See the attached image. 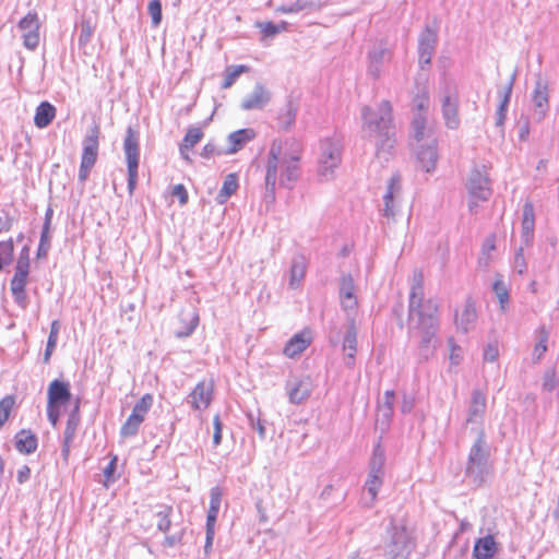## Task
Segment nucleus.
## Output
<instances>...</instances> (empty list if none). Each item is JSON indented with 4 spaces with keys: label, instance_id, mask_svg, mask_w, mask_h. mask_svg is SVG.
<instances>
[{
    "label": "nucleus",
    "instance_id": "nucleus-1",
    "mask_svg": "<svg viewBox=\"0 0 559 559\" xmlns=\"http://www.w3.org/2000/svg\"><path fill=\"white\" fill-rule=\"evenodd\" d=\"M439 306L432 298L425 299L424 275L415 271L408 298V334L417 335L418 356L427 361L436 352L437 333L440 328Z\"/></svg>",
    "mask_w": 559,
    "mask_h": 559
},
{
    "label": "nucleus",
    "instance_id": "nucleus-2",
    "mask_svg": "<svg viewBox=\"0 0 559 559\" xmlns=\"http://www.w3.org/2000/svg\"><path fill=\"white\" fill-rule=\"evenodd\" d=\"M300 156L297 153L283 152L281 143L271 144L265 166V192L263 201L266 205L275 202L276 185L293 189L300 177Z\"/></svg>",
    "mask_w": 559,
    "mask_h": 559
},
{
    "label": "nucleus",
    "instance_id": "nucleus-3",
    "mask_svg": "<svg viewBox=\"0 0 559 559\" xmlns=\"http://www.w3.org/2000/svg\"><path fill=\"white\" fill-rule=\"evenodd\" d=\"M361 120L366 136L376 142L377 154L390 153L395 144L396 134L391 103L382 100L377 109L364 106L361 108Z\"/></svg>",
    "mask_w": 559,
    "mask_h": 559
},
{
    "label": "nucleus",
    "instance_id": "nucleus-4",
    "mask_svg": "<svg viewBox=\"0 0 559 559\" xmlns=\"http://www.w3.org/2000/svg\"><path fill=\"white\" fill-rule=\"evenodd\" d=\"M493 471L490 445L487 442L485 430L479 429L468 451L464 476L468 484L480 488L492 477Z\"/></svg>",
    "mask_w": 559,
    "mask_h": 559
},
{
    "label": "nucleus",
    "instance_id": "nucleus-5",
    "mask_svg": "<svg viewBox=\"0 0 559 559\" xmlns=\"http://www.w3.org/2000/svg\"><path fill=\"white\" fill-rule=\"evenodd\" d=\"M416 548V540L405 523L394 518L385 530L382 545L379 547L384 559H408Z\"/></svg>",
    "mask_w": 559,
    "mask_h": 559
},
{
    "label": "nucleus",
    "instance_id": "nucleus-6",
    "mask_svg": "<svg viewBox=\"0 0 559 559\" xmlns=\"http://www.w3.org/2000/svg\"><path fill=\"white\" fill-rule=\"evenodd\" d=\"M318 159V176L329 181L334 178L335 169L342 160V147L338 140L325 138L320 142Z\"/></svg>",
    "mask_w": 559,
    "mask_h": 559
},
{
    "label": "nucleus",
    "instance_id": "nucleus-7",
    "mask_svg": "<svg viewBox=\"0 0 559 559\" xmlns=\"http://www.w3.org/2000/svg\"><path fill=\"white\" fill-rule=\"evenodd\" d=\"M466 188L472 199L468 203L469 211L476 213L477 202L487 201L492 194L489 174L485 165L474 166L471 169Z\"/></svg>",
    "mask_w": 559,
    "mask_h": 559
},
{
    "label": "nucleus",
    "instance_id": "nucleus-8",
    "mask_svg": "<svg viewBox=\"0 0 559 559\" xmlns=\"http://www.w3.org/2000/svg\"><path fill=\"white\" fill-rule=\"evenodd\" d=\"M140 134L132 127H128L126 130V136L123 140V152L127 160L128 168V192L130 195L133 194L138 183V168L140 160Z\"/></svg>",
    "mask_w": 559,
    "mask_h": 559
},
{
    "label": "nucleus",
    "instance_id": "nucleus-9",
    "mask_svg": "<svg viewBox=\"0 0 559 559\" xmlns=\"http://www.w3.org/2000/svg\"><path fill=\"white\" fill-rule=\"evenodd\" d=\"M385 453L381 447V443L378 442L373 447L372 455L369 461V472L368 477L365 483V488L368 493L371 496V499L374 500L378 496L379 489L383 485L384 479V465H385Z\"/></svg>",
    "mask_w": 559,
    "mask_h": 559
},
{
    "label": "nucleus",
    "instance_id": "nucleus-10",
    "mask_svg": "<svg viewBox=\"0 0 559 559\" xmlns=\"http://www.w3.org/2000/svg\"><path fill=\"white\" fill-rule=\"evenodd\" d=\"M533 105V119L542 122L549 112V82L540 74L536 75L534 90L531 95Z\"/></svg>",
    "mask_w": 559,
    "mask_h": 559
},
{
    "label": "nucleus",
    "instance_id": "nucleus-11",
    "mask_svg": "<svg viewBox=\"0 0 559 559\" xmlns=\"http://www.w3.org/2000/svg\"><path fill=\"white\" fill-rule=\"evenodd\" d=\"M285 391L292 404L299 405L309 399L312 382L309 377L289 376L285 382Z\"/></svg>",
    "mask_w": 559,
    "mask_h": 559
},
{
    "label": "nucleus",
    "instance_id": "nucleus-12",
    "mask_svg": "<svg viewBox=\"0 0 559 559\" xmlns=\"http://www.w3.org/2000/svg\"><path fill=\"white\" fill-rule=\"evenodd\" d=\"M437 41V29L426 25L418 39V61L421 69L430 64Z\"/></svg>",
    "mask_w": 559,
    "mask_h": 559
},
{
    "label": "nucleus",
    "instance_id": "nucleus-13",
    "mask_svg": "<svg viewBox=\"0 0 559 559\" xmlns=\"http://www.w3.org/2000/svg\"><path fill=\"white\" fill-rule=\"evenodd\" d=\"M100 128L94 123L83 139L81 163L95 166L98 157Z\"/></svg>",
    "mask_w": 559,
    "mask_h": 559
},
{
    "label": "nucleus",
    "instance_id": "nucleus-14",
    "mask_svg": "<svg viewBox=\"0 0 559 559\" xmlns=\"http://www.w3.org/2000/svg\"><path fill=\"white\" fill-rule=\"evenodd\" d=\"M401 189V175L396 173L389 179L386 192L383 195V207L381 209V214L388 219V222L394 219L396 213L395 198L400 194Z\"/></svg>",
    "mask_w": 559,
    "mask_h": 559
},
{
    "label": "nucleus",
    "instance_id": "nucleus-15",
    "mask_svg": "<svg viewBox=\"0 0 559 559\" xmlns=\"http://www.w3.org/2000/svg\"><path fill=\"white\" fill-rule=\"evenodd\" d=\"M441 111L447 128L455 130L460 127L459 96L456 93L447 90L441 98Z\"/></svg>",
    "mask_w": 559,
    "mask_h": 559
},
{
    "label": "nucleus",
    "instance_id": "nucleus-16",
    "mask_svg": "<svg viewBox=\"0 0 559 559\" xmlns=\"http://www.w3.org/2000/svg\"><path fill=\"white\" fill-rule=\"evenodd\" d=\"M213 389L212 381H200L189 394L187 402L193 409L204 411L212 402Z\"/></svg>",
    "mask_w": 559,
    "mask_h": 559
},
{
    "label": "nucleus",
    "instance_id": "nucleus-17",
    "mask_svg": "<svg viewBox=\"0 0 559 559\" xmlns=\"http://www.w3.org/2000/svg\"><path fill=\"white\" fill-rule=\"evenodd\" d=\"M515 79H516V72H513V74L511 75L504 90L502 92H499L501 99H500V104L496 111L495 126L497 128V132H498L499 136L502 139L504 138V123H506V119H507V111H508V106H509V103L511 99Z\"/></svg>",
    "mask_w": 559,
    "mask_h": 559
},
{
    "label": "nucleus",
    "instance_id": "nucleus-18",
    "mask_svg": "<svg viewBox=\"0 0 559 559\" xmlns=\"http://www.w3.org/2000/svg\"><path fill=\"white\" fill-rule=\"evenodd\" d=\"M486 408V394L479 389H474L472 391L471 401L467 408L466 424L483 421Z\"/></svg>",
    "mask_w": 559,
    "mask_h": 559
},
{
    "label": "nucleus",
    "instance_id": "nucleus-19",
    "mask_svg": "<svg viewBox=\"0 0 559 559\" xmlns=\"http://www.w3.org/2000/svg\"><path fill=\"white\" fill-rule=\"evenodd\" d=\"M416 155L419 167L426 173L432 171L438 160L437 141L417 145Z\"/></svg>",
    "mask_w": 559,
    "mask_h": 559
},
{
    "label": "nucleus",
    "instance_id": "nucleus-20",
    "mask_svg": "<svg viewBox=\"0 0 559 559\" xmlns=\"http://www.w3.org/2000/svg\"><path fill=\"white\" fill-rule=\"evenodd\" d=\"M411 136L417 145L431 141H437L432 127L428 126L427 118L420 115L413 117L411 122Z\"/></svg>",
    "mask_w": 559,
    "mask_h": 559
},
{
    "label": "nucleus",
    "instance_id": "nucleus-21",
    "mask_svg": "<svg viewBox=\"0 0 559 559\" xmlns=\"http://www.w3.org/2000/svg\"><path fill=\"white\" fill-rule=\"evenodd\" d=\"M390 57L391 52L383 43H377L373 45L368 53V72L373 79H378L380 76L382 64L385 60H389Z\"/></svg>",
    "mask_w": 559,
    "mask_h": 559
},
{
    "label": "nucleus",
    "instance_id": "nucleus-22",
    "mask_svg": "<svg viewBox=\"0 0 559 559\" xmlns=\"http://www.w3.org/2000/svg\"><path fill=\"white\" fill-rule=\"evenodd\" d=\"M340 298L344 310L352 311L356 309L355 284L350 274H342L340 278Z\"/></svg>",
    "mask_w": 559,
    "mask_h": 559
},
{
    "label": "nucleus",
    "instance_id": "nucleus-23",
    "mask_svg": "<svg viewBox=\"0 0 559 559\" xmlns=\"http://www.w3.org/2000/svg\"><path fill=\"white\" fill-rule=\"evenodd\" d=\"M270 102V94L262 84H255L253 91L241 102V109H262Z\"/></svg>",
    "mask_w": 559,
    "mask_h": 559
},
{
    "label": "nucleus",
    "instance_id": "nucleus-24",
    "mask_svg": "<svg viewBox=\"0 0 559 559\" xmlns=\"http://www.w3.org/2000/svg\"><path fill=\"white\" fill-rule=\"evenodd\" d=\"M17 452L24 455L33 454L38 447V438L31 429H21L14 437Z\"/></svg>",
    "mask_w": 559,
    "mask_h": 559
},
{
    "label": "nucleus",
    "instance_id": "nucleus-25",
    "mask_svg": "<svg viewBox=\"0 0 559 559\" xmlns=\"http://www.w3.org/2000/svg\"><path fill=\"white\" fill-rule=\"evenodd\" d=\"M343 350L345 352V365L352 368L354 366L355 355L357 353V329L353 319L349 321L346 333L344 335Z\"/></svg>",
    "mask_w": 559,
    "mask_h": 559
},
{
    "label": "nucleus",
    "instance_id": "nucleus-26",
    "mask_svg": "<svg viewBox=\"0 0 559 559\" xmlns=\"http://www.w3.org/2000/svg\"><path fill=\"white\" fill-rule=\"evenodd\" d=\"M522 216V241L525 246H530L533 241L535 227V211L531 201L524 203Z\"/></svg>",
    "mask_w": 559,
    "mask_h": 559
},
{
    "label": "nucleus",
    "instance_id": "nucleus-27",
    "mask_svg": "<svg viewBox=\"0 0 559 559\" xmlns=\"http://www.w3.org/2000/svg\"><path fill=\"white\" fill-rule=\"evenodd\" d=\"M477 319V312L475 302L468 298L465 301L464 308L460 314L455 316V323L459 330L463 333H467L475 326V322Z\"/></svg>",
    "mask_w": 559,
    "mask_h": 559
},
{
    "label": "nucleus",
    "instance_id": "nucleus-28",
    "mask_svg": "<svg viewBox=\"0 0 559 559\" xmlns=\"http://www.w3.org/2000/svg\"><path fill=\"white\" fill-rule=\"evenodd\" d=\"M71 397L69 383L60 380H53L48 388V404L64 405Z\"/></svg>",
    "mask_w": 559,
    "mask_h": 559
},
{
    "label": "nucleus",
    "instance_id": "nucleus-29",
    "mask_svg": "<svg viewBox=\"0 0 559 559\" xmlns=\"http://www.w3.org/2000/svg\"><path fill=\"white\" fill-rule=\"evenodd\" d=\"M255 136V132L253 129H240L231 132L228 135L229 147L226 148L227 154H235L239 150H241L248 142L253 140Z\"/></svg>",
    "mask_w": 559,
    "mask_h": 559
},
{
    "label": "nucleus",
    "instance_id": "nucleus-30",
    "mask_svg": "<svg viewBox=\"0 0 559 559\" xmlns=\"http://www.w3.org/2000/svg\"><path fill=\"white\" fill-rule=\"evenodd\" d=\"M496 542L493 536L487 535L476 540L473 549L475 559H491L496 554Z\"/></svg>",
    "mask_w": 559,
    "mask_h": 559
},
{
    "label": "nucleus",
    "instance_id": "nucleus-31",
    "mask_svg": "<svg viewBox=\"0 0 559 559\" xmlns=\"http://www.w3.org/2000/svg\"><path fill=\"white\" fill-rule=\"evenodd\" d=\"M307 263L302 255L294 257L289 269V287L297 289L306 275Z\"/></svg>",
    "mask_w": 559,
    "mask_h": 559
},
{
    "label": "nucleus",
    "instance_id": "nucleus-32",
    "mask_svg": "<svg viewBox=\"0 0 559 559\" xmlns=\"http://www.w3.org/2000/svg\"><path fill=\"white\" fill-rule=\"evenodd\" d=\"M55 116L56 107L49 102H41L36 108L34 123L37 128H46L52 122Z\"/></svg>",
    "mask_w": 559,
    "mask_h": 559
},
{
    "label": "nucleus",
    "instance_id": "nucleus-33",
    "mask_svg": "<svg viewBox=\"0 0 559 559\" xmlns=\"http://www.w3.org/2000/svg\"><path fill=\"white\" fill-rule=\"evenodd\" d=\"M27 278L12 277L10 288L15 304L25 310L28 307V298L26 294Z\"/></svg>",
    "mask_w": 559,
    "mask_h": 559
},
{
    "label": "nucleus",
    "instance_id": "nucleus-34",
    "mask_svg": "<svg viewBox=\"0 0 559 559\" xmlns=\"http://www.w3.org/2000/svg\"><path fill=\"white\" fill-rule=\"evenodd\" d=\"M310 344V338H306L304 333L295 334L284 346L283 353L289 358L300 355Z\"/></svg>",
    "mask_w": 559,
    "mask_h": 559
},
{
    "label": "nucleus",
    "instance_id": "nucleus-35",
    "mask_svg": "<svg viewBox=\"0 0 559 559\" xmlns=\"http://www.w3.org/2000/svg\"><path fill=\"white\" fill-rule=\"evenodd\" d=\"M298 107L293 100H288L277 116L278 126L283 130H289L296 121Z\"/></svg>",
    "mask_w": 559,
    "mask_h": 559
},
{
    "label": "nucleus",
    "instance_id": "nucleus-36",
    "mask_svg": "<svg viewBox=\"0 0 559 559\" xmlns=\"http://www.w3.org/2000/svg\"><path fill=\"white\" fill-rule=\"evenodd\" d=\"M174 514V508L168 504H158L157 511L155 512L154 516L156 519V526L157 530L162 533H168L173 521L171 516Z\"/></svg>",
    "mask_w": 559,
    "mask_h": 559
},
{
    "label": "nucleus",
    "instance_id": "nucleus-37",
    "mask_svg": "<svg viewBox=\"0 0 559 559\" xmlns=\"http://www.w3.org/2000/svg\"><path fill=\"white\" fill-rule=\"evenodd\" d=\"M203 135L204 133L201 128H188L187 133L179 146L180 154L185 159L190 160L189 156L186 154V151L192 148L197 143H199L202 140Z\"/></svg>",
    "mask_w": 559,
    "mask_h": 559
},
{
    "label": "nucleus",
    "instance_id": "nucleus-38",
    "mask_svg": "<svg viewBox=\"0 0 559 559\" xmlns=\"http://www.w3.org/2000/svg\"><path fill=\"white\" fill-rule=\"evenodd\" d=\"M239 185H238V177L236 174H229L225 177V180L223 182V187L217 193L215 200L218 204H224L227 202V200L237 191Z\"/></svg>",
    "mask_w": 559,
    "mask_h": 559
},
{
    "label": "nucleus",
    "instance_id": "nucleus-39",
    "mask_svg": "<svg viewBox=\"0 0 559 559\" xmlns=\"http://www.w3.org/2000/svg\"><path fill=\"white\" fill-rule=\"evenodd\" d=\"M412 104L413 117L420 115L423 118H427L430 107V98L426 88H423L413 97Z\"/></svg>",
    "mask_w": 559,
    "mask_h": 559
},
{
    "label": "nucleus",
    "instance_id": "nucleus-40",
    "mask_svg": "<svg viewBox=\"0 0 559 559\" xmlns=\"http://www.w3.org/2000/svg\"><path fill=\"white\" fill-rule=\"evenodd\" d=\"M29 252L31 247L25 245L17 257V261L15 264V273L13 277L17 278H28L29 274Z\"/></svg>",
    "mask_w": 559,
    "mask_h": 559
},
{
    "label": "nucleus",
    "instance_id": "nucleus-41",
    "mask_svg": "<svg viewBox=\"0 0 559 559\" xmlns=\"http://www.w3.org/2000/svg\"><path fill=\"white\" fill-rule=\"evenodd\" d=\"M321 9V0H296L289 5H283L281 11L284 13H296L299 11H319Z\"/></svg>",
    "mask_w": 559,
    "mask_h": 559
},
{
    "label": "nucleus",
    "instance_id": "nucleus-42",
    "mask_svg": "<svg viewBox=\"0 0 559 559\" xmlns=\"http://www.w3.org/2000/svg\"><path fill=\"white\" fill-rule=\"evenodd\" d=\"M81 417L79 412V402L75 404L74 408L68 416V420L66 424V428L63 431V439L73 441L75 438V433L78 427L80 426Z\"/></svg>",
    "mask_w": 559,
    "mask_h": 559
},
{
    "label": "nucleus",
    "instance_id": "nucleus-43",
    "mask_svg": "<svg viewBox=\"0 0 559 559\" xmlns=\"http://www.w3.org/2000/svg\"><path fill=\"white\" fill-rule=\"evenodd\" d=\"M80 35L78 38L79 47H85L90 41L95 32V23L90 17H83L79 25Z\"/></svg>",
    "mask_w": 559,
    "mask_h": 559
},
{
    "label": "nucleus",
    "instance_id": "nucleus-44",
    "mask_svg": "<svg viewBox=\"0 0 559 559\" xmlns=\"http://www.w3.org/2000/svg\"><path fill=\"white\" fill-rule=\"evenodd\" d=\"M492 290L499 300L500 310L506 312L510 300L509 289L506 283L501 278H497L492 284Z\"/></svg>",
    "mask_w": 559,
    "mask_h": 559
},
{
    "label": "nucleus",
    "instance_id": "nucleus-45",
    "mask_svg": "<svg viewBox=\"0 0 559 559\" xmlns=\"http://www.w3.org/2000/svg\"><path fill=\"white\" fill-rule=\"evenodd\" d=\"M144 420L135 414H130L126 423L120 428V436L123 438L134 437Z\"/></svg>",
    "mask_w": 559,
    "mask_h": 559
},
{
    "label": "nucleus",
    "instance_id": "nucleus-46",
    "mask_svg": "<svg viewBox=\"0 0 559 559\" xmlns=\"http://www.w3.org/2000/svg\"><path fill=\"white\" fill-rule=\"evenodd\" d=\"M59 329H60L59 321H57V320L52 321L51 326H50V332L48 335V340H47L46 349L44 353V361L45 362H48L50 360L52 352L56 348L58 335H59Z\"/></svg>",
    "mask_w": 559,
    "mask_h": 559
},
{
    "label": "nucleus",
    "instance_id": "nucleus-47",
    "mask_svg": "<svg viewBox=\"0 0 559 559\" xmlns=\"http://www.w3.org/2000/svg\"><path fill=\"white\" fill-rule=\"evenodd\" d=\"M248 67L243 64L239 66H230L226 68L225 71V78L222 83L223 88H229L233 86V84L236 82V80L239 78V75L246 71H248Z\"/></svg>",
    "mask_w": 559,
    "mask_h": 559
},
{
    "label": "nucleus",
    "instance_id": "nucleus-48",
    "mask_svg": "<svg viewBox=\"0 0 559 559\" xmlns=\"http://www.w3.org/2000/svg\"><path fill=\"white\" fill-rule=\"evenodd\" d=\"M14 254V242L12 238L0 241V271L4 265L10 264L13 261Z\"/></svg>",
    "mask_w": 559,
    "mask_h": 559
},
{
    "label": "nucleus",
    "instance_id": "nucleus-49",
    "mask_svg": "<svg viewBox=\"0 0 559 559\" xmlns=\"http://www.w3.org/2000/svg\"><path fill=\"white\" fill-rule=\"evenodd\" d=\"M153 405V396L151 394H144L133 406L132 414H135L136 416L141 417L143 420L145 419V416L147 415L148 411L151 409Z\"/></svg>",
    "mask_w": 559,
    "mask_h": 559
},
{
    "label": "nucleus",
    "instance_id": "nucleus-50",
    "mask_svg": "<svg viewBox=\"0 0 559 559\" xmlns=\"http://www.w3.org/2000/svg\"><path fill=\"white\" fill-rule=\"evenodd\" d=\"M50 229L43 227L36 253L37 259H46L50 250Z\"/></svg>",
    "mask_w": 559,
    "mask_h": 559
},
{
    "label": "nucleus",
    "instance_id": "nucleus-51",
    "mask_svg": "<svg viewBox=\"0 0 559 559\" xmlns=\"http://www.w3.org/2000/svg\"><path fill=\"white\" fill-rule=\"evenodd\" d=\"M14 404H15V397L13 395H5L0 401V428L8 420Z\"/></svg>",
    "mask_w": 559,
    "mask_h": 559
},
{
    "label": "nucleus",
    "instance_id": "nucleus-52",
    "mask_svg": "<svg viewBox=\"0 0 559 559\" xmlns=\"http://www.w3.org/2000/svg\"><path fill=\"white\" fill-rule=\"evenodd\" d=\"M257 27L261 29L265 37H273L278 34L281 31L286 28V23L275 24L273 22H257Z\"/></svg>",
    "mask_w": 559,
    "mask_h": 559
},
{
    "label": "nucleus",
    "instance_id": "nucleus-53",
    "mask_svg": "<svg viewBox=\"0 0 559 559\" xmlns=\"http://www.w3.org/2000/svg\"><path fill=\"white\" fill-rule=\"evenodd\" d=\"M19 27L24 32L29 31H38L39 29V23H38V16L37 13H28L25 15L20 22Z\"/></svg>",
    "mask_w": 559,
    "mask_h": 559
},
{
    "label": "nucleus",
    "instance_id": "nucleus-54",
    "mask_svg": "<svg viewBox=\"0 0 559 559\" xmlns=\"http://www.w3.org/2000/svg\"><path fill=\"white\" fill-rule=\"evenodd\" d=\"M224 154H227L226 153V150L225 148H222V147H218L213 141H210L207 142L200 155L203 157V158H212L214 156H221V155H224Z\"/></svg>",
    "mask_w": 559,
    "mask_h": 559
},
{
    "label": "nucleus",
    "instance_id": "nucleus-55",
    "mask_svg": "<svg viewBox=\"0 0 559 559\" xmlns=\"http://www.w3.org/2000/svg\"><path fill=\"white\" fill-rule=\"evenodd\" d=\"M147 10L152 17L153 25L157 26L162 21V2L159 0L150 1Z\"/></svg>",
    "mask_w": 559,
    "mask_h": 559
},
{
    "label": "nucleus",
    "instance_id": "nucleus-56",
    "mask_svg": "<svg viewBox=\"0 0 559 559\" xmlns=\"http://www.w3.org/2000/svg\"><path fill=\"white\" fill-rule=\"evenodd\" d=\"M547 341H548V333L544 329H542L539 340H538L537 344L535 345L534 353H533L536 360H539L543 357V355L546 353Z\"/></svg>",
    "mask_w": 559,
    "mask_h": 559
},
{
    "label": "nucleus",
    "instance_id": "nucleus-57",
    "mask_svg": "<svg viewBox=\"0 0 559 559\" xmlns=\"http://www.w3.org/2000/svg\"><path fill=\"white\" fill-rule=\"evenodd\" d=\"M23 44L27 49L34 50L39 44L38 31L24 32Z\"/></svg>",
    "mask_w": 559,
    "mask_h": 559
},
{
    "label": "nucleus",
    "instance_id": "nucleus-58",
    "mask_svg": "<svg viewBox=\"0 0 559 559\" xmlns=\"http://www.w3.org/2000/svg\"><path fill=\"white\" fill-rule=\"evenodd\" d=\"M171 195L179 200L180 205L187 204L189 199L188 191L182 183H178L173 187Z\"/></svg>",
    "mask_w": 559,
    "mask_h": 559
},
{
    "label": "nucleus",
    "instance_id": "nucleus-59",
    "mask_svg": "<svg viewBox=\"0 0 559 559\" xmlns=\"http://www.w3.org/2000/svg\"><path fill=\"white\" fill-rule=\"evenodd\" d=\"M117 462H118L117 455H112L111 460L109 461V463L103 471L107 483H112L116 480L114 475L117 469Z\"/></svg>",
    "mask_w": 559,
    "mask_h": 559
},
{
    "label": "nucleus",
    "instance_id": "nucleus-60",
    "mask_svg": "<svg viewBox=\"0 0 559 559\" xmlns=\"http://www.w3.org/2000/svg\"><path fill=\"white\" fill-rule=\"evenodd\" d=\"M557 384H558V382L556 379L555 371H552V370L546 371L544 374V378H543V389L545 391L550 392L556 389Z\"/></svg>",
    "mask_w": 559,
    "mask_h": 559
},
{
    "label": "nucleus",
    "instance_id": "nucleus-61",
    "mask_svg": "<svg viewBox=\"0 0 559 559\" xmlns=\"http://www.w3.org/2000/svg\"><path fill=\"white\" fill-rule=\"evenodd\" d=\"M526 261L523 253V247H520L515 252L514 257V269L519 274H523L526 271Z\"/></svg>",
    "mask_w": 559,
    "mask_h": 559
},
{
    "label": "nucleus",
    "instance_id": "nucleus-62",
    "mask_svg": "<svg viewBox=\"0 0 559 559\" xmlns=\"http://www.w3.org/2000/svg\"><path fill=\"white\" fill-rule=\"evenodd\" d=\"M2 215H0V234L3 231H9L13 224H14V217L10 215L7 211H1Z\"/></svg>",
    "mask_w": 559,
    "mask_h": 559
},
{
    "label": "nucleus",
    "instance_id": "nucleus-63",
    "mask_svg": "<svg viewBox=\"0 0 559 559\" xmlns=\"http://www.w3.org/2000/svg\"><path fill=\"white\" fill-rule=\"evenodd\" d=\"M183 536H185V530H181L180 532L173 534V535H167L164 538L162 545L164 547H174V546L182 543Z\"/></svg>",
    "mask_w": 559,
    "mask_h": 559
},
{
    "label": "nucleus",
    "instance_id": "nucleus-64",
    "mask_svg": "<svg viewBox=\"0 0 559 559\" xmlns=\"http://www.w3.org/2000/svg\"><path fill=\"white\" fill-rule=\"evenodd\" d=\"M250 426L253 430H257L261 439L265 438V427L260 418H255L252 414H248Z\"/></svg>",
    "mask_w": 559,
    "mask_h": 559
}]
</instances>
